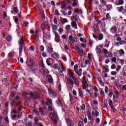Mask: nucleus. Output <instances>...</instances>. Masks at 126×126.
I'll list each match as a JSON object with an SVG mask.
<instances>
[{"label":"nucleus","instance_id":"obj_1","mask_svg":"<svg viewBox=\"0 0 126 126\" xmlns=\"http://www.w3.org/2000/svg\"><path fill=\"white\" fill-rule=\"evenodd\" d=\"M67 82L69 85L70 89L73 88V85L77 83V79L74 77V74L71 69H69L67 71Z\"/></svg>","mask_w":126,"mask_h":126},{"label":"nucleus","instance_id":"obj_2","mask_svg":"<svg viewBox=\"0 0 126 126\" xmlns=\"http://www.w3.org/2000/svg\"><path fill=\"white\" fill-rule=\"evenodd\" d=\"M49 118L53 120V123L55 125H57V124H58L59 117L58 116V114L55 112H54L53 113H50L49 115Z\"/></svg>","mask_w":126,"mask_h":126},{"label":"nucleus","instance_id":"obj_3","mask_svg":"<svg viewBox=\"0 0 126 126\" xmlns=\"http://www.w3.org/2000/svg\"><path fill=\"white\" fill-rule=\"evenodd\" d=\"M102 53L104 56L107 58H112L113 57V53L108 51V50L106 49H103Z\"/></svg>","mask_w":126,"mask_h":126},{"label":"nucleus","instance_id":"obj_4","mask_svg":"<svg viewBox=\"0 0 126 126\" xmlns=\"http://www.w3.org/2000/svg\"><path fill=\"white\" fill-rule=\"evenodd\" d=\"M19 44L20 45L19 47L20 54L22 53V49H23V46H24V40H23V37L19 40Z\"/></svg>","mask_w":126,"mask_h":126},{"label":"nucleus","instance_id":"obj_5","mask_svg":"<svg viewBox=\"0 0 126 126\" xmlns=\"http://www.w3.org/2000/svg\"><path fill=\"white\" fill-rule=\"evenodd\" d=\"M118 11L119 12H122L124 15L126 16V4L125 5V8L124 6H121L117 8Z\"/></svg>","mask_w":126,"mask_h":126},{"label":"nucleus","instance_id":"obj_6","mask_svg":"<svg viewBox=\"0 0 126 126\" xmlns=\"http://www.w3.org/2000/svg\"><path fill=\"white\" fill-rule=\"evenodd\" d=\"M48 93L50 96H51L53 98H56V97H57V93L53 91V90L49 88L48 89Z\"/></svg>","mask_w":126,"mask_h":126},{"label":"nucleus","instance_id":"obj_7","mask_svg":"<svg viewBox=\"0 0 126 126\" xmlns=\"http://www.w3.org/2000/svg\"><path fill=\"white\" fill-rule=\"evenodd\" d=\"M34 64H35L33 60L29 59L27 61V65H28L29 67H33V66H34Z\"/></svg>","mask_w":126,"mask_h":126},{"label":"nucleus","instance_id":"obj_8","mask_svg":"<svg viewBox=\"0 0 126 126\" xmlns=\"http://www.w3.org/2000/svg\"><path fill=\"white\" fill-rule=\"evenodd\" d=\"M118 31V29H117V26H114L113 27H111L110 29V32L111 34H116L117 32Z\"/></svg>","mask_w":126,"mask_h":126},{"label":"nucleus","instance_id":"obj_9","mask_svg":"<svg viewBox=\"0 0 126 126\" xmlns=\"http://www.w3.org/2000/svg\"><path fill=\"white\" fill-rule=\"evenodd\" d=\"M27 95H30L32 99H34L37 97H39V94L38 93H35L34 94L33 93H30V94H27Z\"/></svg>","mask_w":126,"mask_h":126},{"label":"nucleus","instance_id":"obj_10","mask_svg":"<svg viewBox=\"0 0 126 126\" xmlns=\"http://www.w3.org/2000/svg\"><path fill=\"white\" fill-rule=\"evenodd\" d=\"M46 102L43 101V104H45L46 106H49V105H52V99H50V98H46Z\"/></svg>","mask_w":126,"mask_h":126},{"label":"nucleus","instance_id":"obj_11","mask_svg":"<svg viewBox=\"0 0 126 126\" xmlns=\"http://www.w3.org/2000/svg\"><path fill=\"white\" fill-rule=\"evenodd\" d=\"M47 80L49 83H51V84H53L54 82V80L53 79V77L51 75H47Z\"/></svg>","mask_w":126,"mask_h":126},{"label":"nucleus","instance_id":"obj_12","mask_svg":"<svg viewBox=\"0 0 126 126\" xmlns=\"http://www.w3.org/2000/svg\"><path fill=\"white\" fill-rule=\"evenodd\" d=\"M66 124L67 125V126H73V125H74V123H73V122H72V121L69 119H67Z\"/></svg>","mask_w":126,"mask_h":126},{"label":"nucleus","instance_id":"obj_13","mask_svg":"<svg viewBox=\"0 0 126 126\" xmlns=\"http://www.w3.org/2000/svg\"><path fill=\"white\" fill-rule=\"evenodd\" d=\"M77 55L82 57V56H84L85 52L83 51V49H80L78 52H77Z\"/></svg>","mask_w":126,"mask_h":126},{"label":"nucleus","instance_id":"obj_14","mask_svg":"<svg viewBox=\"0 0 126 126\" xmlns=\"http://www.w3.org/2000/svg\"><path fill=\"white\" fill-rule=\"evenodd\" d=\"M56 104L58 106H61L62 107H63V101H62V100H61L60 98H58V100L56 101Z\"/></svg>","mask_w":126,"mask_h":126},{"label":"nucleus","instance_id":"obj_15","mask_svg":"<svg viewBox=\"0 0 126 126\" xmlns=\"http://www.w3.org/2000/svg\"><path fill=\"white\" fill-rule=\"evenodd\" d=\"M108 67H109V66L108 65L105 64L102 66V69H103V70H105V72H107V73L110 71V69H109Z\"/></svg>","mask_w":126,"mask_h":126},{"label":"nucleus","instance_id":"obj_16","mask_svg":"<svg viewBox=\"0 0 126 126\" xmlns=\"http://www.w3.org/2000/svg\"><path fill=\"white\" fill-rule=\"evenodd\" d=\"M51 57L52 58H53V59L57 60V59H59L60 58V55L58 54L54 53L51 55Z\"/></svg>","mask_w":126,"mask_h":126},{"label":"nucleus","instance_id":"obj_17","mask_svg":"<svg viewBox=\"0 0 126 126\" xmlns=\"http://www.w3.org/2000/svg\"><path fill=\"white\" fill-rule=\"evenodd\" d=\"M61 67L62 69H59V70L60 73H63V72L65 70V67L63 66V63L61 64Z\"/></svg>","mask_w":126,"mask_h":126},{"label":"nucleus","instance_id":"obj_18","mask_svg":"<svg viewBox=\"0 0 126 126\" xmlns=\"http://www.w3.org/2000/svg\"><path fill=\"white\" fill-rule=\"evenodd\" d=\"M53 47L52 46H49L47 48V53H49V54H52V53H53Z\"/></svg>","mask_w":126,"mask_h":126},{"label":"nucleus","instance_id":"obj_19","mask_svg":"<svg viewBox=\"0 0 126 126\" xmlns=\"http://www.w3.org/2000/svg\"><path fill=\"white\" fill-rule=\"evenodd\" d=\"M52 62H53V60L51 58H49L46 60L48 65H52Z\"/></svg>","mask_w":126,"mask_h":126},{"label":"nucleus","instance_id":"obj_20","mask_svg":"<svg viewBox=\"0 0 126 126\" xmlns=\"http://www.w3.org/2000/svg\"><path fill=\"white\" fill-rule=\"evenodd\" d=\"M71 26L74 27L75 29H78V28H77V24H76V22L73 21L71 22Z\"/></svg>","mask_w":126,"mask_h":126},{"label":"nucleus","instance_id":"obj_21","mask_svg":"<svg viewBox=\"0 0 126 126\" xmlns=\"http://www.w3.org/2000/svg\"><path fill=\"white\" fill-rule=\"evenodd\" d=\"M117 52L121 56L125 55V51H124L123 49H121L120 50H117Z\"/></svg>","mask_w":126,"mask_h":126},{"label":"nucleus","instance_id":"obj_22","mask_svg":"<svg viewBox=\"0 0 126 126\" xmlns=\"http://www.w3.org/2000/svg\"><path fill=\"white\" fill-rule=\"evenodd\" d=\"M97 52H96V54L97 55H98L99 57H100V56H101V54H102V53H103V51H102V49H101V48H99L97 49Z\"/></svg>","mask_w":126,"mask_h":126},{"label":"nucleus","instance_id":"obj_23","mask_svg":"<svg viewBox=\"0 0 126 126\" xmlns=\"http://www.w3.org/2000/svg\"><path fill=\"white\" fill-rule=\"evenodd\" d=\"M6 40L7 42H10L11 40H12V36L10 35H8L6 37Z\"/></svg>","mask_w":126,"mask_h":126},{"label":"nucleus","instance_id":"obj_24","mask_svg":"<svg viewBox=\"0 0 126 126\" xmlns=\"http://www.w3.org/2000/svg\"><path fill=\"white\" fill-rule=\"evenodd\" d=\"M78 95L79 97H81V98H82V97H83V93H82L80 89H78Z\"/></svg>","mask_w":126,"mask_h":126},{"label":"nucleus","instance_id":"obj_25","mask_svg":"<svg viewBox=\"0 0 126 126\" xmlns=\"http://www.w3.org/2000/svg\"><path fill=\"white\" fill-rule=\"evenodd\" d=\"M106 8L108 11H110V10L113 8V6H112L111 4H107L106 5Z\"/></svg>","mask_w":126,"mask_h":126},{"label":"nucleus","instance_id":"obj_26","mask_svg":"<svg viewBox=\"0 0 126 126\" xmlns=\"http://www.w3.org/2000/svg\"><path fill=\"white\" fill-rule=\"evenodd\" d=\"M76 42H77V39L76 38H73V39L70 41V44L72 45L73 43H76Z\"/></svg>","mask_w":126,"mask_h":126},{"label":"nucleus","instance_id":"obj_27","mask_svg":"<svg viewBox=\"0 0 126 126\" xmlns=\"http://www.w3.org/2000/svg\"><path fill=\"white\" fill-rule=\"evenodd\" d=\"M65 7V1H63L61 2V8L62 9H63Z\"/></svg>","mask_w":126,"mask_h":126},{"label":"nucleus","instance_id":"obj_28","mask_svg":"<svg viewBox=\"0 0 126 126\" xmlns=\"http://www.w3.org/2000/svg\"><path fill=\"white\" fill-rule=\"evenodd\" d=\"M82 71V69H79L78 71H76V73L78 75V76H81L82 74L81 73Z\"/></svg>","mask_w":126,"mask_h":126},{"label":"nucleus","instance_id":"obj_29","mask_svg":"<svg viewBox=\"0 0 126 126\" xmlns=\"http://www.w3.org/2000/svg\"><path fill=\"white\" fill-rule=\"evenodd\" d=\"M113 90H114V93H115L116 96H117L119 97V91H118V90H117V89H116V88H114Z\"/></svg>","mask_w":126,"mask_h":126},{"label":"nucleus","instance_id":"obj_30","mask_svg":"<svg viewBox=\"0 0 126 126\" xmlns=\"http://www.w3.org/2000/svg\"><path fill=\"white\" fill-rule=\"evenodd\" d=\"M103 38H104V35H103V34L100 33L98 37H97V38L98 39V40H103Z\"/></svg>","mask_w":126,"mask_h":126},{"label":"nucleus","instance_id":"obj_31","mask_svg":"<svg viewBox=\"0 0 126 126\" xmlns=\"http://www.w3.org/2000/svg\"><path fill=\"white\" fill-rule=\"evenodd\" d=\"M99 1H100L101 4L103 6H106V2L105 1V0H99Z\"/></svg>","mask_w":126,"mask_h":126},{"label":"nucleus","instance_id":"obj_32","mask_svg":"<svg viewBox=\"0 0 126 126\" xmlns=\"http://www.w3.org/2000/svg\"><path fill=\"white\" fill-rule=\"evenodd\" d=\"M32 112L34 114H35L36 116H39V111L37 109H34L32 110Z\"/></svg>","mask_w":126,"mask_h":126},{"label":"nucleus","instance_id":"obj_33","mask_svg":"<svg viewBox=\"0 0 126 126\" xmlns=\"http://www.w3.org/2000/svg\"><path fill=\"white\" fill-rule=\"evenodd\" d=\"M118 3V5H123L124 4V0H119Z\"/></svg>","mask_w":126,"mask_h":126},{"label":"nucleus","instance_id":"obj_34","mask_svg":"<svg viewBox=\"0 0 126 126\" xmlns=\"http://www.w3.org/2000/svg\"><path fill=\"white\" fill-rule=\"evenodd\" d=\"M106 17L107 20H111L112 19V18L110 17V14L109 13L106 14Z\"/></svg>","mask_w":126,"mask_h":126},{"label":"nucleus","instance_id":"obj_35","mask_svg":"<svg viewBox=\"0 0 126 126\" xmlns=\"http://www.w3.org/2000/svg\"><path fill=\"white\" fill-rule=\"evenodd\" d=\"M88 117L90 121H93V117H92V115H91V114H88Z\"/></svg>","mask_w":126,"mask_h":126},{"label":"nucleus","instance_id":"obj_36","mask_svg":"<svg viewBox=\"0 0 126 126\" xmlns=\"http://www.w3.org/2000/svg\"><path fill=\"white\" fill-rule=\"evenodd\" d=\"M121 68H122V66L117 65V67L116 68V71H117V72H119V71L121 69Z\"/></svg>","mask_w":126,"mask_h":126},{"label":"nucleus","instance_id":"obj_37","mask_svg":"<svg viewBox=\"0 0 126 126\" xmlns=\"http://www.w3.org/2000/svg\"><path fill=\"white\" fill-rule=\"evenodd\" d=\"M38 122H39V119L37 118H35L34 119V122L35 123L34 124V126H37V125H38V124L39 123H38Z\"/></svg>","mask_w":126,"mask_h":126},{"label":"nucleus","instance_id":"obj_38","mask_svg":"<svg viewBox=\"0 0 126 126\" xmlns=\"http://www.w3.org/2000/svg\"><path fill=\"white\" fill-rule=\"evenodd\" d=\"M61 22H62V24L63 25V24H64L65 23H66V22H67V19H63Z\"/></svg>","mask_w":126,"mask_h":126},{"label":"nucleus","instance_id":"obj_39","mask_svg":"<svg viewBox=\"0 0 126 126\" xmlns=\"http://www.w3.org/2000/svg\"><path fill=\"white\" fill-rule=\"evenodd\" d=\"M80 108L82 111H84L85 110V104H83L80 106Z\"/></svg>","mask_w":126,"mask_h":126},{"label":"nucleus","instance_id":"obj_40","mask_svg":"<svg viewBox=\"0 0 126 126\" xmlns=\"http://www.w3.org/2000/svg\"><path fill=\"white\" fill-rule=\"evenodd\" d=\"M111 62L112 63H117V58H116L115 57H113L112 59H111Z\"/></svg>","mask_w":126,"mask_h":126},{"label":"nucleus","instance_id":"obj_41","mask_svg":"<svg viewBox=\"0 0 126 126\" xmlns=\"http://www.w3.org/2000/svg\"><path fill=\"white\" fill-rule=\"evenodd\" d=\"M39 113H42V115H44V109L42 108V107H40L39 108Z\"/></svg>","mask_w":126,"mask_h":126},{"label":"nucleus","instance_id":"obj_42","mask_svg":"<svg viewBox=\"0 0 126 126\" xmlns=\"http://www.w3.org/2000/svg\"><path fill=\"white\" fill-rule=\"evenodd\" d=\"M39 50L40 52H44V50H45V48L43 45L40 46Z\"/></svg>","mask_w":126,"mask_h":126},{"label":"nucleus","instance_id":"obj_43","mask_svg":"<svg viewBox=\"0 0 126 126\" xmlns=\"http://www.w3.org/2000/svg\"><path fill=\"white\" fill-rule=\"evenodd\" d=\"M39 34V29H36L35 30V37H38Z\"/></svg>","mask_w":126,"mask_h":126},{"label":"nucleus","instance_id":"obj_44","mask_svg":"<svg viewBox=\"0 0 126 126\" xmlns=\"http://www.w3.org/2000/svg\"><path fill=\"white\" fill-rule=\"evenodd\" d=\"M52 26L54 30H55V31H57L58 30V26L56 25H53Z\"/></svg>","mask_w":126,"mask_h":126},{"label":"nucleus","instance_id":"obj_45","mask_svg":"<svg viewBox=\"0 0 126 126\" xmlns=\"http://www.w3.org/2000/svg\"><path fill=\"white\" fill-rule=\"evenodd\" d=\"M65 29L66 31H69V30L70 29V25H67V26H66Z\"/></svg>","mask_w":126,"mask_h":126},{"label":"nucleus","instance_id":"obj_46","mask_svg":"<svg viewBox=\"0 0 126 126\" xmlns=\"http://www.w3.org/2000/svg\"><path fill=\"white\" fill-rule=\"evenodd\" d=\"M79 126H84V124H83V122L81 121H79L78 122Z\"/></svg>","mask_w":126,"mask_h":126},{"label":"nucleus","instance_id":"obj_47","mask_svg":"<svg viewBox=\"0 0 126 126\" xmlns=\"http://www.w3.org/2000/svg\"><path fill=\"white\" fill-rule=\"evenodd\" d=\"M101 26H102V29L104 30V29H105V27H106V23L105 22H103L101 23Z\"/></svg>","mask_w":126,"mask_h":126},{"label":"nucleus","instance_id":"obj_48","mask_svg":"<svg viewBox=\"0 0 126 126\" xmlns=\"http://www.w3.org/2000/svg\"><path fill=\"white\" fill-rule=\"evenodd\" d=\"M122 108H123V111H124L125 112H126V104H124L122 105Z\"/></svg>","mask_w":126,"mask_h":126},{"label":"nucleus","instance_id":"obj_49","mask_svg":"<svg viewBox=\"0 0 126 126\" xmlns=\"http://www.w3.org/2000/svg\"><path fill=\"white\" fill-rule=\"evenodd\" d=\"M120 45H124V44H126V41L125 40H121L119 41Z\"/></svg>","mask_w":126,"mask_h":126},{"label":"nucleus","instance_id":"obj_50","mask_svg":"<svg viewBox=\"0 0 126 126\" xmlns=\"http://www.w3.org/2000/svg\"><path fill=\"white\" fill-rule=\"evenodd\" d=\"M13 9L14 11L15 12V13H18V10L17 9V7H15L13 8Z\"/></svg>","mask_w":126,"mask_h":126},{"label":"nucleus","instance_id":"obj_51","mask_svg":"<svg viewBox=\"0 0 126 126\" xmlns=\"http://www.w3.org/2000/svg\"><path fill=\"white\" fill-rule=\"evenodd\" d=\"M116 64H113L111 66V69H116Z\"/></svg>","mask_w":126,"mask_h":126},{"label":"nucleus","instance_id":"obj_52","mask_svg":"<svg viewBox=\"0 0 126 126\" xmlns=\"http://www.w3.org/2000/svg\"><path fill=\"white\" fill-rule=\"evenodd\" d=\"M75 50L76 51L77 53L79 51V50H80V49H79V47H78V46H75Z\"/></svg>","mask_w":126,"mask_h":126},{"label":"nucleus","instance_id":"obj_53","mask_svg":"<svg viewBox=\"0 0 126 126\" xmlns=\"http://www.w3.org/2000/svg\"><path fill=\"white\" fill-rule=\"evenodd\" d=\"M90 61L88 60H86L85 61V63L86 65L87 64H89V63H90Z\"/></svg>","mask_w":126,"mask_h":126},{"label":"nucleus","instance_id":"obj_54","mask_svg":"<svg viewBox=\"0 0 126 126\" xmlns=\"http://www.w3.org/2000/svg\"><path fill=\"white\" fill-rule=\"evenodd\" d=\"M116 74H117V71H112L111 72V75L114 76V75H116Z\"/></svg>","mask_w":126,"mask_h":126},{"label":"nucleus","instance_id":"obj_55","mask_svg":"<svg viewBox=\"0 0 126 126\" xmlns=\"http://www.w3.org/2000/svg\"><path fill=\"white\" fill-rule=\"evenodd\" d=\"M48 110L49 112H52V111H53V107L51 106H49L48 108Z\"/></svg>","mask_w":126,"mask_h":126},{"label":"nucleus","instance_id":"obj_56","mask_svg":"<svg viewBox=\"0 0 126 126\" xmlns=\"http://www.w3.org/2000/svg\"><path fill=\"white\" fill-rule=\"evenodd\" d=\"M2 114L4 116H5V115H7V110H4Z\"/></svg>","mask_w":126,"mask_h":126},{"label":"nucleus","instance_id":"obj_57","mask_svg":"<svg viewBox=\"0 0 126 126\" xmlns=\"http://www.w3.org/2000/svg\"><path fill=\"white\" fill-rule=\"evenodd\" d=\"M62 38L63 39H64V40H66V39H67V36H66V35L65 34H63L62 35Z\"/></svg>","mask_w":126,"mask_h":126},{"label":"nucleus","instance_id":"obj_58","mask_svg":"<svg viewBox=\"0 0 126 126\" xmlns=\"http://www.w3.org/2000/svg\"><path fill=\"white\" fill-rule=\"evenodd\" d=\"M92 55H91V54L90 53H89L88 55V58L89 60H91V59H92Z\"/></svg>","mask_w":126,"mask_h":126},{"label":"nucleus","instance_id":"obj_59","mask_svg":"<svg viewBox=\"0 0 126 126\" xmlns=\"http://www.w3.org/2000/svg\"><path fill=\"white\" fill-rule=\"evenodd\" d=\"M109 88H108V87L105 86V90L104 91L105 92V93L108 94V90Z\"/></svg>","mask_w":126,"mask_h":126},{"label":"nucleus","instance_id":"obj_60","mask_svg":"<svg viewBox=\"0 0 126 126\" xmlns=\"http://www.w3.org/2000/svg\"><path fill=\"white\" fill-rule=\"evenodd\" d=\"M87 121H88L87 117H85L84 118V124H87Z\"/></svg>","mask_w":126,"mask_h":126},{"label":"nucleus","instance_id":"obj_61","mask_svg":"<svg viewBox=\"0 0 126 126\" xmlns=\"http://www.w3.org/2000/svg\"><path fill=\"white\" fill-rule=\"evenodd\" d=\"M13 18H14L15 23H17V22H18V18L16 17H14Z\"/></svg>","mask_w":126,"mask_h":126},{"label":"nucleus","instance_id":"obj_62","mask_svg":"<svg viewBox=\"0 0 126 126\" xmlns=\"http://www.w3.org/2000/svg\"><path fill=\"white\" fill-rule=\"evenodd\" d=\"M55 37L56 39H57V40H60V35H59V34H56Z\"/></svg>","mask_w":126,"mask_h":126},{"label":"nucleus","instance_id":"obj_63","mask_svg":"<svg viewBox=\"0 0 126 126\" xmlns=\"http://www.w3.org/2000/svg\"><path fill=\"white\" fill-rule=\"evenodd\" d=\"M98 116H99V112L96 111H95V114L94 117H95L96 118H97V117H98Z\"/></svg>","mask_w":126,"mask_h":126},{"label":"nucleus","instance_id":"obj_64","mask_svg":"<svg viewBox=\"0 0 126 126\" xmlns=\"http://www.w3.org/2000/svg\"><path fill=\"white\" fill-rule=\"evenodd\" d=\"M123 90H126V84L122 86Z\"/></svg>","mask_w":126,"mask_h":126}]
</instances>
